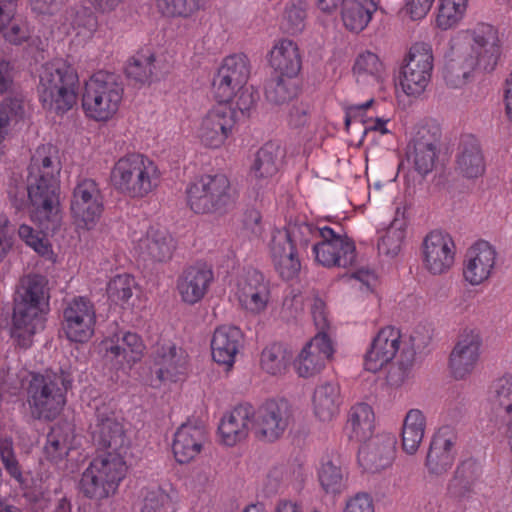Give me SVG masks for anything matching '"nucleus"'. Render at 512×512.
I'll use <instances>...</instances> for the list:
<instances>
[{
	"label": "nucleus",
	"mask_w": 512,
	"mask_h": 512,
	"mask_svg": "<svg viewBox=\"0 0 512 512\" xmlns=\"http://www.w3.org/2000/svg\"><path fill=\"white\" fill-rule=\"evenodd\" d=\"M61 375L52 372L34 375L28 388V403L39 419L57 417L66 403V387Z\"/></svg>",
	"instance_id": "nucleus-10"
},
{
	"label": "nucleus",
	"mask_w": 512,
	"mask_h": 512,
	"mask_svg": "<svg viewBox=\"0 0 512 512\" xmlns=\"http://www.w3.org/2000/svg\"><path fill=\"white\" fill-rule=\"evenodd\" d=\"M315 469L319 480H342L348 477L345 464L341 457L334 452L323 454Z\"/></svg>",
	"instance_id": "nucleus-53"
},
{
	"label": "nucleus",
	"mask_w": 512,
	"mask_h": 512,
	"mask_svg": "<svg viewBox=\"0 0 512 512\" xmlns=\"http://www.w3.org/2000/svg\"><path fill=\"white\" fill-rule=\"evenodd\" d=\"M476 68H479L476 60L468 56L458 55L447 61L443 77L447 85L452 88H459L466 84Z\"/></svg>",
	"instance_id": "nucleus-46"
},
{
	"label": "nucleus",
	"mask_w": 512,
	"mask_h": 512,
	"mask_svg": "<svg viewBox=\"0 0 512 512\" xmlns=\"http://www.w3.org/2000/svg\"><path fill=\"white\" fill-rule=\"evenodd\" d=\"M249 77L250 67L244 55L225 57L212 80L215 100L234 106L242 115L248 113L255 104L254 95L247 85Z\"/></svg>",
	"instance_id": "nucleus-5"
},
{
	"label": "nucleus",
	"mask_w": 512,
	"mask_h": 512,
	"mask_svg": "<svg viewBox=\"0 0 512 512\" xmlns=\"http://www.w3.org/2000/svg\"><path fill=\"white\" fill-rule=\"evenodd\" d=\"M238 113L234 106L224 103L210 108L196 128V138L200 144L212 150L223 148L234 134Z\"/></svg>",
	"instance_id": "nucleus-12"
},
{
	"label": "nucleus",
	"mask_w": 512,
	"mask_h": 512,
	"mask_svg": "<svg viewBox=\"0 0 512 512\" xmlns=\"http://www.w3.org/2000/svg\"><path fill=\"white\" fill-rule=\"evenodd\" d=\"M412 365L413 358L411 353H409L405 361L403 358H399L397 363L391 366L387 373V384L392 388H400L408 384L413 377Z\"/></svg>",
	"instance_id": "nucleus-58"
},
{
	"label": "nucleus",
	"mask_w": 512,
	"mask_h": 512,
	"mask_svg": "<svg viewBox=\"0 0 512 512\" xmlns=\"http://www.w3.org/2000/svg\"><path fill=\"white\" fill-rule=\"evenodd\" d=\"M233 293L239 307L252 316L264 314L271 301L269 285L256 271L239 277Z\"/></svg>",
	"instance_id": "nucleus-20"
},
{
	"label": "nucleus",
	"mask_w": 512,
	"mask_h": 512,
	"mask_svg": "<svg viewBox=\"0 0 512 512\" xmlns=\"http://www.w3.org/2000/svg\"><path fill=\"white\" fill-rule=\"evenodd\" d=\"M243 344V335L239 328L222 325L215 329L211 338L212 359L226 370H230Z\"/></svg>",
	"instance_id": "nucleus-30"
},
{
	"label": "nucleus",
	"mask_w": 512,
	"mask_h": 512,
	"mask_svg": "<svg viewBox=\"0 0 512 512\" xmlns=\"http://www.w3.org/2000/svg\"><path fill=\"white\" fill-rule=\"evenodd\" d=\"M406 224L402 219H394L378 242L379 253L389 257L397 256L405 239Z\"/></svg>",
	"instance_id": "nucleus-50"
},
{
	"label": "nucleus",
	"mask_w": 512,
	"mask_h": 512,
	"mask_svg": "<svg viewBox=\"0 0 512 512\" xmlns=\"http://www.w3.org/2000/svg\"><path fill=\"white\" fill-rule=\"evenodd\" d=\"M79 489L88 498L101 500L107 498L118 489L117 482H80Z\"/></svg>",
	"instance_id": "nucleus-60"
},
{
	"label": "nucleus",
	"mask_w": 512,
	"mask_h": 512,
	"mask_svg": "<svg viewBox=\"0 0 512 512\" xmlns=\"http://www.w3.org/2000/svg\"><path fill=\"white\" fill-rule=\"evenodd\" d=\"M398 355L399 358L406 355L400 330L393 326L383 327L371 340L364 356V367L367 371L376 373Z\"/></svg>",
	"instance_id": "nucleus-19"
},
{
	"label": "nucleus",
	"mask_w": 512,
	"mask_h": 512,
	"mask_svg": "<svg viewBox=\"0 0 512 512\" xmlns=\"http://www.w3.org/2000/svg\"><path fill=\"white\" fill-rule=\"evenodd\" d=\"M16 0H0V30L6 40L14 44H20L29 36V30L25 23L14 20Z\"/></svg>",
	"instance_id": "nucleus-44"
},
{
	"label": "nucleus",
	"mask_w": 512,
	"mask_h": 512,
	"mask_svg": "<svg viewBox=\"0 0 512 512\" xmlns=\"http://www.w3.org/2000/svg\"><path fill=\"white\" fill-rule=\"evenodd\" d=\"M96 311L85 297H75L63 310L62 330L71 342L85 343L94 335Z\"/></svg>",
	"instance_id": "nucleus-18"
},
{
	"label": "nucleus",
	"mask_w": 512,
	"mask_h": 512,
	"mask_svg": "<svg viewBox=\"0 0 512 512\" xmlns=\"http://www.w3.org/2000/svg\"><path fill=\"white\" fill-rule=\"evenodd\" d=\"M0 456L9 475L16 480H20L21 471L13 452L11 440L4 439L0 441Z\"/></svg>",
	"instance_id": "nucleus-63"
},
{
	"label": "nucleus",
	"mask_w": 512,
	"mask_h": 512,
	"mask_svg": "<svg viewBox=\"0 0 512 512\" xmlns=\"http://www.w3.org/2000/svg\"><path fill=\"white\" fill-rule=\"evenodd\" d=\"M161 172L157 164L141 153H127L119 157L110 171L112 187L124 197L142 200L158 188Z\"/></svg>",
	"instance_id": "nucleus-4"
},
{
	"label": "nucleus",
	"mask_w": 512,
	"mask_h": 512,
	"mask_svg": "<svg viewBox=\"0 0 512 512\" xmlns=\"http://www.w3.org/2000/svg\"><path fill=\"white\" fill-rule=\"evenodd\" d=\"M483 464L480 460L469 457L461 460L455 470L457 480H474L482 476Z\"/></svg>",
	"instance_id": "nucleus-62"
},
{
	"label": "nucleus",
	"mask_w": 512,
	"mask_h": 512,
	"mask_svg": "<svg viewBox=\"0 0 512 512\" xmlns=\"http://www.w3.org/2000/svg\"><path fill=\"white\" fill-rule=\"evenodd\" d=\"M208 433L204 426L184 423L177 428L172 440V453L180 464L194 461L205 449Z\"/></svg>",
	"instance_id": "nucleus-26"
},
{
	"label": "nucleus",
	"mask_w": 512,
	"mask_h": 512,
	"mask_svg": "<svg viewBox=\"0 0 512 512\" xmlns=\"http://www.w3.org/2000/svg\"><path fill=\"white\" fill-rule=\"evenodd\" d=\"M73 427L69 423L56 424L47 435L44 451L46 457L55 463L62 461L72 449Z\"/></svg>",
	"instance_id": "nucleus-42"
},
{
	"label": "nucleus",
	"mask_w": 512,
	"mask_h": 512,
	"mask_svg": "<svg viewBox=\"0 0 512 512\" xmlns=\"http://www.w3.org/2000/svg\"><path fill=\"white\" fill-rule=\"evenodd\" d=\"M342 512H375L374 500L368 493H357L346 500Z\"/></svg>",
	"instance_id": "nucleus-64"
},
{
	"label": "nucleus",
	"mask_w": 512,
	"mask_h": 512,
	"mask_svg": "<svg viewBox=\"0 0 512 512\" xmlns=\"http://www.w3.org/2000/svg\"><path fill=\"white\" fill-rule=\"evenodd\" d=\"M456 169L467 179H476L485 173L486 161L479 142L469 137L461 147L457 157Z\"/></svg>",
	"instance_id": "nucleus-37"
},
{
	"label": "nucleus",
	"mask_w": 512,
	"mask_h": 512,
	"mask_svg": "<svg viewBox=\"0 0 512 512\" xmlns=\"http://www.w3.org/2000/svg\"><path fill=\"white\" fill-rule=\"evenodd\" d=\"M206 0H156L157 11L164 17L187 19L204 8Z\"/></svg>",
	"instance_id": "nucleus-48"
},
{
	"label": "nucleus",
	"mask_w": 512,
	"mask_h": 512,
	"mask_svg": "<svg viewBox=\"0 0 512 512\" xmlns=\"http://www.w3.org/2000/svg\"><path fill=\"white\" fill-rule=\"evenodd\" d=\"M252 406L237 405L225 412L217 427V441L221 446L235 447L246 441L252 432Z\"/></svg>",
	"instance_id": "nucleus-24"
},
{
	"label": "nucleus",
	"mask_w": 512,
	"mask_h": 512,
	"mask_svg": "<svg viewBox=\"0 0 512 512\" xmlns=\"http://www.w3.org/2000/svg\"><path fill=\"white\" fill-rule=\"evenodd\" d=\"M124 89L112 75L98 72L86 82L82 110L86 118L97 123L114 120L121 108Z\"/></svg>",
	"instance_id": "nucleus-7"
},
{
	"label": "nucleus",
	"mask_w": 512,
	"mask_h": 512,
	"mask_svg": "<svg viewBox=\"0 0 512 512\" xmlns=\"http://www.w3.org/2000/svg\"><path fill=\"white\" fill-rule=\"evenodd\" d=\"M37 91L45 110L62 116L77 103L79 76L67 61L56 59L41 66Z\"/></svg>",
	"instance_id": "nucleus-3"
},
{
	"label": "nucleus",
	"mask_w": 512,
	"mask_h": 512,
	"mask_svg": "<svg viewBox=\"0 0 512 512\" xmlns=\"http://www.w3.org/2000/svg\"><path fill=\"white\" fill-rule=\"evenodd\" d=\"M155 362L159 366L157 377L160 381H177L186 371L188 355L184 349L168 343L158 349Z\"/></svg>",
	"instance_id": "nucleus-35"
},
{
	"label": "nucleus",
	"mask_w": 512,
	"mask_h": 512,
	"mask_svg": "<svg viewBox=\"0 0 512 512\" xmlns=\"http://www.w3.org/2000/svg\"><path fill=\"white\" fill-rule=\"evenodd\" d=\"M435 0H406L401 12L411 21H421L430 12Z\"/></svg>",
	"instance_id": "nucleus-61"
},
{
	"label": "nucleus",
	"mask_w": 512,
	"mask_h": 512,
	"mask_svg": "<svg viewBox=\"0 0 512 512\" xmlns=\"http://www.w3.org/2000/svg\"><path fill=\"white\" fill-rule=\"evenodd\" d=\"M433 67L431 45L426 42H415L403 59L399 73V88L408 97L421 96L430 84Z\"/></svg>",
	"instance_id": "nucleus-9"
},
{
	"label": "nucleus",
	"mask_w": 512,
	"mask_h": 512,
	"mask_svg": "<svg viewBox=\"0 0 512 512\" xmlns=\"http://www.w3.org/2000/svg\"><path fill=\"white\" fill-rule=\"evenodd\" d=\"M497 252L487 241H478L470 246L462 264L463 279L471 286L487 282L496 267Z\"/></svg>",
	"instance_id": "nucleus-22"
},
{
	"label": "nucleus",
	"mask_w": 512,
	"mask_h": 512,
	"mask_svg": "<svg viewBox=\"0 0 512 512\" xmlns=\"http://www.w3.org/2000/svg\"><path fill=\"white\" fill-rule=\"evenodd\" d=\"M333 353L331 340L325 333L319 332L293 360L294 371L301 378L314 377L323 370Z\"/></svg>",
	"instance_id": "nucleus-23"
},
{
	"label": "nucleus",
	"mask_w": 512,
	"mask_h": 512,
	"mask_svg": "<svg viewBox=\"0 0 512 512\" xmlns=\"http://www.w3.org/2000/svg\"><path fill=\"white\" fill-rule=\"evenodd\" d=\"M213 280L211 267L205 263H197L187 267L178 276L176 290L183 303L194 305L205 297Z\"/></svg>",
	"instance_id": "nucleus-25"
},
{
	"label": "nucleus",
	"mask_w": 512,
	"mask_h": 512,
	"mask_svg": "<svg viewBox=\"0 0 512 512\" xmlns=\"http://www.w3.org/2000/svg\"><path fill=\"white\" fill-rule=\"evenodd\" d=\"M90 429L93 441L101 448L121 453L129 447L130 438L124 417L111 400L96 405Z\"/></svg>",
	"instance_id": "nucleus-11"
},
{
	"label": "nucleus",
	"mask_w": 512,
	"mask_h": 512,
	"mask_svg": "<svg viewBox=\"0 0 512 512\" xmlns=\"http://www.w3.org/2000/svg\"><path fill=\"white\" fill-rule=\"evenodd\" d=\"M315 233V228L307 223L290 224L273 232L268 250L280 278L292 280L298 277L302 266L300 252L307 248Z\"/></svg>",
	"instance_id": "nucleus-6"
},
{
	"label": "nucleus",
	"mask_w": 512,
	"mask_h": 512,
	"mask_svg": "<svg viewBox=\"0 0 512 512\" xmlns=\"http://www.w3.org/2000/svg\"><path fill=\"white\" fill-rule=\"evenodd\" d=\"M101 348L106 356L121 358L128 366L139 362L144 356L145 344L142 338L134 332L119 331L101 342Z\"/></svg>",
	"instance_id": "nucleus-32"
},
{
	"label": "nucleus",
	"mask_w": 512,
	"mask_h": 512,
	"mask_svg": "<svg viewBox=\"0 0 512 512\" xmlns=\"http://www.w3.org/2000/svg\"><path fill=\"white\" fill-rule=\"evenodd\" d=\"M482 337L476 329H465L458 337L450 356L449 368L454 378L465 379L480 360Z\"/></svg>",
	"instance_id": "nucleus-21"
},
{
	"label": "nucleus",
	"mask_w": 512,
	"mask_h": 512,
	"mask_svg": "<svg viewBox=\"0 0 512 512\" xmlns=\"http://www.w3.org/2000/svg\"><path fill=\"white\" fill-rule=\"evenodd\" d=\"M378 5L374 0H346L341 6V21L351 33H360L371 22Z\"/></svg>",
	"instance_id": "nucleus-36"
},
{
	"label": "nucleus",
	"mask_w": 512,
	"mask_h": 512,
	"mask_svg": "<svg viewBox=\"0 0 512 512\" xmlns=\"http://www.w3.org/2000/svg\"><path fill=\"white\" fill-rule=\"evenodd\" d=\"M137 283L129 274H119L113 277L107 285V296L109 300L121 307L129 305Z\"/></svg>",
	"instance_id": "nucleus-51"
},
{
	"label": "nucleus",
	"mask_w": 512,
	"mask_h": 512,
	"mask_svg": "<svg viewBox=\"0 0 512 512\" xmlns=\"http://www.w3.org/2000/svg\"><path fill=\"white\" fill-rule=\"evenodd\" d=\"M267 61L276 75L296 78L300 73L302 58L296 42L287 38L274 41L267 54Z\"/></svg>",
	"instance_id": "nucleus-31"
},
{
	"label": "nucleus",
	"mask_w": 512,
	"mask_h": 512,
	"mask_svg": "<svg viewBox=\"0 0 512 512\" xmlns=\"http://www.w3.org/2000/svg\"><path fill=\"white\" fill-rule=\"evenodd\" d=\"M308 4L305 0H290L284 10L282 25L286 32L296 34L303 30Z\"/></svg>",
	"instance_id": "nucleus-54"
},
{
	"label": "nucleus",
	"mask_w": 512,
	"mask_h": 512,
	"mask_svg": "<svg viewBox=\"0 0 512 512\" xmlns=\"http://www.w3.org/2000/svg\"><path fill=\"white\" fill-rule=\"evenodd\" d=\"M341 405L340 388L336 383L327 382L316 387L312 397L314 415L322 422L332 421Z\"/></svg>",
	"instance_id": "nucleus-38"
},
{
	"label": "nucleus",
	"mask_w": 512,
	"mask_h": 512,
	"mask_svg": "<svg viewBox=\"0 0 512 512\" xmlns=\"http://www.w3.org/2000/svg\"><path fill=\"white\" fill-rule=\"evenodd\" d=\"M274 479L297 480L307 477L306 468L298 460H289L276 465L272 470Z\"/></svg>",
	"instance_id": "nucleus-59"
},
{
	"label": "nucleus",
	"mask_w": 512,
	"mask_h": 512,
	"mask_svg": "<svg viewBox=\"0 0 512 512\" xmlns=\"http://www.w3.org/2000/svg\"><path fill=\"white\" fill-rule=\"evenodd\" d=\"M252 433L258 441L273 444L280 440L290 427L293 416L285 400H268L252 407Z\"/></svg>",
	"instance_id": "nucleus-14"
},
{
	"label": "nucleus",
	"mask_w": 512,
	"mask_h": 512,
	"mask_svg": "<svg viewBox=\"0 0 512 512\" xmlns=\"http://www.w3.org/2000/svg\"><path fill=\"white\" fill-rule=\"evenodd\" d=\"M156 57L152 52L138 53L126 63V76L139 84H149L155 70Z\"/></svg>",
	"instance_id": "nucleus-47"
},
{
	"label": "nucleus",
	"mask_w": 512,
	"mask_h": 512,
	"mask_svg": "<svg viewBox=\"0 0 512 512\" xmlns=\"http://www.w3.org/2000/svg\"><path fill=\"white\" fill-rule=\"evenodd\" d=\"M13 315L12 337L18 345H32L33 336L45 328L49 312V294L46 280L39 275H30L22 280Z\"/></svg>",
	"instance_id": "nucleus-2"
},
{
	"label": "nucleus",
	"mask_w": 512,
	"mask_h": 512,
	"mask_svg": "<svg viewBox=\"0 0 512 512\" xmlns=\"http://www.w3.org/2000/svg\"><path fill=\"white\" fill-rule=\"evenodd\" d=\"M456 246L447 232L433 230L428 233L421 244V261L423 268L431 275L447 273L455 263Z\"/></svg>",
	"instance_id": "nucleus-17"
},
{
	"label": "nucleus",
	"mask_w": 512,
	"mask_h": 512,
	"mask_svg": "<svg viewBox=\"0 0 512 512\" xmlns=\"http://www.w3.org/2000/svg\"><path fill=\"white\" fill-rule=\"evenodd\" d=\"M61 164L52 145H41L34 151L28 167L26 192L31 220L42 230L27 224L18 228L19 238L38 255L52 260L54 252L44 232H54L62 221L59 199Z\"/></svg>",
	"instance_id": "nucleus-1"
},
{
	"label": "nucleus",
	"mask_w": 512,
	"mask_h": 512,
	"mask_svg": "<svg viewBox=\"0 0 512 512\" xmlns=\"http://www.w3.org/2000/svg\"><path fill=\"white\" fill-rule=\"evenodd\" d=\"M176 500L173 495L161 488L149 491L143 501L141 512H176Z\"/></svg>",
	"instance_id": "nucleus-57"
},
{
	"label": "nucleus",
	"mask_w": 512,
	"mask_h": 512,
	"mask_svg": "<svg viewBox=\"0 0 512 512\" xmlns=\"http://www.w3.org/2000/svg\"><path fill=\"white\" fill-rule=\"evenodd\" d=\"M127 465L120 453L94 458L83 473V480H123Z\"/></svg>",
	"instance_id": "nucleus-39"
},
{
	"label": "nucleus",
	"mask_w": 512,
	"mask_h": 512,
	"mask_svg": "<svg viewBox=\"0 0 512 512\" xmlns=\"http://www.w3.org/2000/svg\"><path fill=\"white\" fill-rule=\"evenodd\" d=\"M457 435L449 428H443L431 440L425 468L434 477L444 476L453 466Z\"/></svg>",
	"instance_id": "nucleus-27"
},
{
	"label": "nucleus",
	"mask_w": 512,
	"mask_h": 512,
	"mask_svg": "<svg viewBox=\"0 0 512 512\" xmlns=\"http://www.w3.org/2000/svg\"><path fill=\"white\" fill-rule=\"evenodd\" d=\"M282 149L275 144L264 145L257 153L250 170V181L254 187H268L279 170Z\"/></svg>",
	"instance_id": "nucleus-34"
},
{
	"label": "nucleus",
	"mask_w": 512,
	"mask_h": 512,
	"mask_svg": "<svg viewBox=\"0 0 512 512\" xmlns=\"http://www.w3.org/2000/svg\"><path fill=\"white\" fill-rule=\"evenodd\" d=\"M374 412L370 405L358 403L354 405L349 413L348 427L350 438L363 441L370 437L374 429Z\"/></svg>",
	"instance_id": "nucleus-45"
},
{
	"label": "nucleus",
	"mask_w": 512,
	"mask_h": 512,
	"mask_svg": "<svg viewBox=\"0 0 512 512\" xmlns=\"http://www.w3.org/2000/svg\"><path fill=\"white\" fill-rule=\"evenodd\" d=\"M376 105V101L374 99H369L365 103L355 104L349 108V115L353 117H361L362 122L364 124L365 132L375 131L384 135L388 133L387 123L389 122V118L385 116L375 117L373 115H368V112L374 108Z\"/></svg>",
	"instance_id": "nucleus-52"
},
{
	"label": "nucleus",
	"mask_w": 512,
	"mask_h": 512,
	"mask_svg": "<svg viewBox=\"0 0 512 512\" xmlns=\"http://www.w3.org/2000/svg\"><path fill=\"white\" fill-rule=\"evenodd\" d=\"M289 361L288 351L280 344H271L265 347L260 356L261 369L273 376L285 373Z\"/></svg>",
	"instance_id": "nucleus-49"
},
{
	"label": "nucleus",
	"mask_w": 512,
	"mask_h": 512,
	"mask_svg": "<svg viewBox=\"0 0 512 512\" xmlns=\"http://www.w3.org/2000/svg\"><path fill=\"white\" fill-rule=\"evenodd\" d=\"M298 93L296 78L276 75V79L267 87L266 98L275 104H283L293 99Z\"/></svg>",
	"instance_id": "nucleus-55"
},
{
	"label": "nucleus",
	"mask_w": 512,
	"mask_h": 512,
	"mask_svg": "<svg viewBox=\"0 0 512 512\" xmlns=\"http://www.w3.org/2000/svg\"><path fill=\"white\" fill-rule=\"evenodd\" d=\"M426 416L418 408L407 411L401 428V445L404 452L414 455L423 441L426 431Z\"/></svg>",
	"instance_id": "nucleus-40"
},
{
	"label": "nucleus",
	"mask_w": 512,
	"mask_h": 512,
	"mask_svg": "<svg viewBox=\"0 0 512 512\" xmlns=\"http://www.w3.org/2000/svg\"><path fill=\"white\" fill-rule=\"evenodd\" d=\"M469 0H438L435 11V26L441 31L458 27L464 20Z\"/></svg>",
	"instance_id": "nucleus-43"
},
{
	"label": "nucleus",
	"mask_w": 512,
	"mask_h": 512,
	"mask_svg": "<svg viewBox=\"0 0 512 512\" xmlns=\"http://www.w3.org/2000/svg\"><path fill=\"white\" fill-rule=\"evenodd\" d=\"M461 34L470 47L468 57L476 60L480 69L494 70L502 53L498 29L489 23L479 22Z\"/></svg>",
	"instance_id": "nucleus-15"
},
{
	"label": "nucleus",
	"mask_w": 512,
	"mask_h": 512,
	"mask_svg": "<svg viewBox=\"0 0 512 512\" xmlns=\"http://www.w3.org/2000/svg\"><path fill=\"white\" fill-rule=\"evenodd\" d=\"M317 233L313 240L320 236L321 240L314 243L312 253L315 261L324 267L349 268L356 264L357 252L352 239L345 234L335 232L332 228L324 226L315 228Z\"/></svg>",
	"instance_id": "nucleus-13"
},
{
	"label": "nucleus",
	"mask_w": 512,
	"mask_h": 512,
	"mask_svg": "<svg viewBox=\"0 0 512 512\" xmlns=\"http://www.w3.org/2000/svg\"><path fill=\"white\" fill-rule=\"evenodd\" d=\"M187 203L198 214L222 213L235 202L229 179L223 174L202 175L187 189Z\"/></svg>",
	"instance_id": "nucleus-8"
},
{
	"label": "nucleus",
	"mask_w": 512,
	"mask_h": 512,
	"mask_svg": "<svg viewBox=\"0 0 512 512\" xmlns=\"http://www.w3.org/2000/svg\"><path fill=\"white\" fill-rule=\"evenodd\" d=\"M352 74L358 83L374 84L386 77V68L376 53L365 50L355 57Z\"/></svg>",
	"instance_id": "nucleus-41"
},
{
	"label": "nucleus",
	"mask_w": 512,
	"mask_h": 512,
	"mask_svg": "<svg viewBox=\"0 0 512 512\" xmlns=\"http://www.w3.org/2000/svg\"><path fill=\"white\" fill-rule=\"evenodd\" d=\"M395 455V437L383 434L375 436L360 448L358 460L364 470L377 474L392 466Z\"/></svg>",
	"instance_id": "nucleus-28"
},
{
	"label": "nucleus",
	"mask_w": 512,
	"mask_h": 512,
	"mask_svg": "<svg viewBox=\"0 0 512 512\" xmlns=\"http://www.w3.org/2000/svg\"><path fill=\"white\" fill-rule=\"evenodd\" d=\"M490 399L505 412H512V374H504L492 382Z\"/></svg>",
	"instance_id": "nucleus-56"
},
{
	"label": "nucleus",
	"mask_w": 512,
	"mask_h": 512,
	"mask_svg": "<svg viewBox=\"0 0 512 512\" xmlns=\"http://www.w3.org/2000/svg\"><path fill=\"white\" fill-rule=\"evenodd\" d=\"M134 252L144 260L163 262L171 258L174 243L165 229L150 227L145 234L132 238Z\"/></svg>",
	"instance_id": "nucleus-29"
},
{
	"label": "nucleus",
	"mask_w": 512,
	"mask_h": 512,
	"mask_svg": "<svg viewBox=\"0 0 512 512\" xmlns=\"http://www.w3.org/2000/svg\"><path fill=\"white\" fill-rule=\"evenodd\" d=\"M437 146V133H431L426 127H421L411 140L407 156L419 174L426 175L433 170L437 159Z\"/></svg>",
	"instance_id": "nucleus-33"
},
{
	"label": "nucleus",
	"mask_w": 512,
	"mask_h": 512,
	"mask_svg": "<svg viewBox=\"0 0 512 512\" xmlns=\"http://www.w3.org/2000/svg\"><path fill=\"white\" fill-rule=\"evenodd\" d=\"M104 210L102 192L93 179L84 178L73 189L70 212L79 229L92 230Z\"/></svg>",
	"instance_id": "nucleus-16"
}]
</instances>
